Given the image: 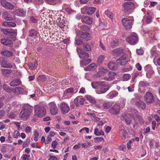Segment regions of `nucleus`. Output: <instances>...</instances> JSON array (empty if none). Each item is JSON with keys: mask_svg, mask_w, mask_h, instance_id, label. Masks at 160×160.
<instances>
[{"mask_svg": "<svg viewBox=\"0 0 160 160\" xmlns=\"http://www.w3.org/2000/svg\"><path fill=\"white\" fill-rule=\"evenodd\" d=\"M133 18H124L122 19V22L123 25L127 29H130L132 28V25L133 22Z\"/></svg>", "mask_w": 160, "mask_h": 160, "instance_id": "nucleus-4", "label": "nucleus"}, {"mask_svg": "<svg viewBox=\"0 0 160 160\" xmlns=\"http://www.w3.org/2000/svg\"><path fill=\"white\" fill-rule=\"evenodd\" d=\"M127 42L131 45L136 44L139 41L138 35L135 32L131 33L130 36L126 38Z\"/></svg>", "mask_w": 160, "mask_h": 160, "instance_id": "nucleus-1", "label": "nucleus"}, {"mask_svg": "<svg viewBox=\"0 0 160 160\" xmlns=\"http://www.w3.org/2000/svg\"><path fill=\"white\" fill-rule=\"evenodd\" d=\"M125 11H128L130 10L133 9L134 8V4L131 2H126L123 4Z\"/></svg>", "mask_w": 160, "mask_h": 160, "instance_id": "nucleus-12", "label": "nucleus"}, {"mask_svg": "<svg viewBox=\"0 0 160 160\" xmlns=\"http://www.w3.org/2000/svg\"><path fill=\"white\" fill-rule=\"evenodd\" d=\"M137 120L141 124H143L144 122L143 118L140 115L137 116Z\"/></svg>", "mask_w": 160, "mask_h": 160, "instance_id": "nucleus-51", "label": "nucleus"}, {"mask_svg": "<svg viewBox=\"0 0 160 160\" xmlns=\"http://www.w3.org/2000/svg\"><path fill=\"white\" fill-rule=\"evenodd\" d=\"M39 135V133L36 130H34L33 131V138L35 141H37L38 140Z\"/></svg>", "mask_w": 160, "mask_h": 160, "instance_id": "nucleus-40", "label": "nucleus"}, {"mask_svg": "<svg viewBox=\"0 0 160 160\" xmlns=\"http://www.w3.org/2000/svg\"><path fill=\"white\" fill-rule=\"evenodd\" d=\"M4 19L7 21H12L13 19V17L10 13L8 12H5L2 14Z\"/></svg>", "mask_w": 160, "mask_h": 160, "instance_id": "nucleus-20", "label": "nucleus"}, {"mask_svg": "<svg viewBox=\"0 0 160 160\" xmlns=\"http://www.w3.org/2000/svg\"><path fill=\"white\" fill-rule=\"evenodd\" d=\"M109 87L108 85L106 84L104 82H103V84H102L99 90L101 93H105L106 91L108 90Z\"/></svg>", "mask_w": 160, "mask_h": 160, "instance_id": "nucleus-18", "label": "nucleus"}, {"mask_svg": "<svg viewBox=\"0 0 160 160\" xmlns=\"http://www.w3.org/2000/svg\"><path fill=\"white\" fill-rule=\"evenodd\" d=\"M94 134L97 136L104 135V133L102 130H99L97 128H95L94 130Z\"/></svg>", "mask_w": 160, "mask_h": 160, "instance_id": "nucleus-34", "label": "nucleus"}, {"mask_svg": "<svg viewBox=\"0 0 160 160\" xmlns=\"http://www.w3.org/2000/svg\"><path fill=\"white\" fill-rule=\"evenodd\" d=\"M144 98L145 102L148 104L152 103L154 102V97L152 94L149 92L146 93Z\"/></svg>", "mask_w": 160, "mask_h": 160, "instance_id": "nucleus-3", "label": "nucleus"}, {"mask_svg": "<svg viewBox=\"0 0 160 160\" xmlns=\"http://www.w3.org/2000/svg\"><path fill=\"white\" fill-rule=\"evenodd\" d=\"M83 47L85 48V50L87 51H90L91 50L90 45L87 43L83 44Z\"/></svg>", "mask_w": 160, "mask_h": 160, "instance_id": "nucleus-43", "label": "nucleus"}, {"mask_svg": "<svg viewBox=\"0 0 160 160\" xmlns=\"http://www.w3.org/2000/svg\"><path fill=\"white\" fill-rule=\"evenodd\" d=\"M81 98V96L78 97L74 100V103L76 105L77 107H78L79 106L78 101L80 100V98Z\"/></svg>", "mask_w": 160, "mask_h": 160, "instance_id": "nucleus-49", "label": "nucleus"}, {"mask_svg": "<svg viewBox=\"0 0 160 160\" xmlns=\"http://www.w3.org/2000/svg\"><path fill=\"white\" fill-rule=\"evenodd\" d=\"M15 14L18 16L23 17L26 14L25 11L21 9H18L14 11Z\"/></svg>", "mask_w": 160, "mask_h": 160, "instance_id": "nucleus-19", "label": "nucleus"}, {"mask_svg": "<svg viewBox=\"0 0 160 160\" xmlns=\"http://www.w3.org/2000/svg\"><path fill=\"white\" fill-rule=\"evenodd\" d=\"M49 157L48 160H58L57 158L55 156L49 155Z\"/></svg>", "mask_w": 160, "mask_h": 160, "instance_id": "nucleus-62", "label": "nucleus"}, {"mask_svg": "<svg viewBox=\"0 0 160 160\" xmlns=\"http://www.w3.org/2000/svg\"><path fill=\"white\" fill-rule=\"evenodd\" d=\"M120 110L119 106L117 104H115L109 110V111L112 114L115 115L118 114Z\"/></svg>", "mask_w": 160, "mask_h": 160, "instance_id": "nucleus-8", "label": "nucleus"}, {"mask_svg": "<svg viewBox=\"0 0 160 160\" xmlns=\"http://www.w3.org/2000/svg\"><path fill=\"white\" fill-rule=\"evenodd\" d=\"M21 83V81L19 79H17L12 80L9 85L12 87L18 86Z\"/></svg>", "mask_w": 160, "mask_h": 160, "instance_id": "nucleus-22", "label": "nucleus"}, {"mask_svg": "<svg viewBox=\"0 0 160 160\" xmlns=\"http://www.w3.org/2000/svg\"><path fill=\"white\" fill-rule=\"evenodd\" d=\"M103 82H94L92 83V88L96 89L101 86L102 84H103Z\"/></svg>", "mask_w": 160, "mask_h": 160, "instance_id": "nucleus-31", "label": "nucleus"}, {"mask_svg": "<svg viewBox=\"0 0 160 160\" xmlns=\"http://www.w3.org/2000/svg\"><path fill=\"white\" fill-rule=\"evenodd\" d=\"M30 157V155L24 154L23 156V160H29Z\"/></svg>", "mask_w": 160, "mask_h": 160, "instance_id": "nucleus-61", "label": "nucleus"}, {"mask_svg": "<svg viewBox=\"0 0 160 160\" xmlns=\"http://www.w3.org/2000/svg\"><path fill=\"white\" fill-rule=\"evenodd\" d=\"M83 21L85 23L88 24H91L92 23V18L88 17H84L83 18Z\"/></svg>", "mask_w": 160, "mask_h": 160, "instance_id": "nucleus-33", "label": "nucleus"}, {"mask_svg": "<svg viewBox=\"0 0 160 160\" xmlns=\"http://www.w3.org/2000/svg\"><path fill=\"white\" fill-rule=\"evenodd\" d=\"M22 110L31 115L33 111V108L32 106L30 105L25 104H24Z\"/></svg>", "mask_w": 160, "mask_h": 160, "instance_id": "nucleus-13", "label": "nucleus"}, {"mask_svg": "<svg viewBox=\"0 0 160 160\" xmlns=\"http://www.w3.org/2000/svg\"><path fill=\"white\" fill-rule=\"evenodd\" d=\"M49 106L50 113L52 115H54L58 113V109L54 102L49 103Z\"/></svg>", "mask_w": 160, "mask_h": 160, "instance_id": "nucleus-5", "label": "nucleus"}, {"mask_svg": "<svg viewBox=\"0 0 160 160\" xmlns=\"http://www.w3.org/2000/svg\"><path fill=\"white\" fill-rule=\"evenodd\" d=\"M2 31L5 34L10 36H14L16 35V30L11 29L2 28Z\"/></svg>", "mask_w": 160, "mask_h": 160, "instance_id": "nucleus-9", "label": "nucleus"}, {"mask_svg": "<svg viewBox=\"0 0 160 160\" xmlns=\"http://www.w3.org/2000/svg\"><path fill=\"white\" fill-rule=\"evenodd\" d=\"M103 102L102 100H99L96 102V106L98 108H101L102 106V105L103 104Z\"/></svg>", "mask_w": 160, "mask_h": 160, "instance_id": "nucleus-48", "label": "nucleus"}, {"mask_svg": "<svg viewBox=\"0 0 160 160\" xmlns=\"http://www.w3.org/2000/svg\"><path fill=\"white\" fill-rule=\"evenodd\" d=\"M19 135V132L18 131H15L13 134V137L16 138H17Z\"/></svg>", "mask_w": 160, "mask_h": 160, "instance_id": "nucleus-55", "label": "nucleus"}, {"mask_svg": "<svg viewBox=\"0 0 160 160\" xmlns=\"http://www.w3.org/2000/svg\"><path fill=\"white\" fill-rule=\"evenodd\" d=\"M113 52L115 54L118 55L122 53V51L121 49L117 48L114 50Z\"/></svg>", "mask_w": 160, "mask_h": 160, "instance_id": "nucleus-46", "label": "nucleus"}, {"mask_svg": "<svg viewBox=\"0 0 160 160\" xmlns=\"http://www.w3.org/2000/svg\"><path fill=\"white\" fill-rule=\"evenodd\" d=\"M29 36L35 37L37 34V32L34 29H32L29 32Z\"/></svg>", "mask_w": 160, "mask_h": 160, "instance_id": "nucleus-41", "label": "nucleus"}, {"mask_svg": "<svg viewBox=\"0 0 160 160\" xmlns=\"http://www.w3.org/2000/svg\"><path fill=\"white\" fill-rule=\"evenodd\" d=\"M58 145V142L57 141H54L52 142V146L53 148H55Z\"/></svg>", "mask_w": 160, "mask_h": 160, "instance_id": "nucleus-63", "label": "nucleus"}, {"mask_svg": "<svg viewBox=\"0 0 160 160\" xmlns=\"http://www.w3.org/2000/svg\"><path fill=\"white\" fill-rule=\"evenodd\" d=\"M94 140L96 141V142H99L102 141L103 140L104 141V139L101 137H96L94 138Z\"/></svg>", "mask_w": 160, "mask_h": 160, "instance_id": "nucleus-57", "label": "nucleus"}, {"mask_svg": "<svg viewBox=\"0 0 160 160\" xmlns=\"http://www.w3.org/2000/svg\"><path fill=\"white\" fill-rule=\"evenodd\" d=\"M145 71L146 72V76L148 78H150L153 74L154 72L151 66L149 65L146 66L144 68Z\"/></svg>", "mask_w": 160, "mask_h": 160, "instance_id": "nucleus-10", "label": "nucleus"}, {"mask_svg": "<svg viewBox=\"0 0 160 160\" xmlns=\"http://www.w3.org/2000/svg\"><path fill=\"white\" fill-rule=\"evenodd\" d=\"M12 92L16 94H18L20 93H23L24 92V89L20 87H17L12 89Z\"/></svg>", "mask_w": 160, "mask_h": 160, "instance_id": "nucleus-23", "label": "nucleus"}, {"mask_svg": "<svg viewBox=\"0 0 160 160\" xmlns=\"http://www.w3.org/2000/svg\"><path fill=\"white\" fill-rule=\"evenodd\" d=\"M34 112L35 114L38 117H43L46 113V110L43 106L37 105L35 106Z\"/></svg>", "mask_w": 160, "mask_h": 160, "instance_id": "nucleus-2", "label": "nucleus"}, {"mask_svg": "<svg viewBox=\"0 0 160 160\" xmlns=\"http://www.w3.org/2000/svg\"><path fill=\"white\" fill-rule=\"evenodd\" d=\"M126 118L125 117H124L125 118V120L126 121V123H127V124H129L131 121V118H130V116L129 114L127 115L126 116Z\"/></svg>", "mask_w": 160, "mask_h": 160, "instance_id": "nucleus-47", "label": "nucleus"}, {"mask_svg": "<svg viewBox=\"0 0 160 160\" xmlns=\"http://www.w3.org/2000/svg\"><path fill=\"white\" fill-rule=\"evenodd\" d=\"M112 106V104L110 102H103L102 107L104 109H108L110 108Z\"/></svg>", "mask_w": 160, "mask_h": 160, "instance_id": "nucleus-38", "label": "nucleus"}, {"mask_svg": "<svg viewBox=\"0 0 160 160\" xmlns=\"http://www.w3.org/2000/svg\"><path fill=\"white\" fill-rule=\"evenodd\" d=\"M77 51L79 58L81 59L87 58L89 57L88 53L83 51L81 48H77Z\"/></svg>", "mask_w": 160, "mask_h": 160, "instance_id": "nucleus-11", "label": "nucleus"}, {"mask_svg": "<svg viewBox=\"0 0 160 160\" xmlns=\"http://www.w3.org/2000/svg\"><path fill=\"white\" fill-rule=\"evenodd\" d=\"M51 137L49 136H48V137L47 138L46 142H45V144H48L50 142H51L52 141Z\"/></svg>", "mask_w": 160, "mask_h": 160, "instance_id": "nucleus-64", "label": "nucleus"}, {"mask_svg": "<svg viewBox=\"0 0 160 160\" xmlns=\"http://www.w3.org/2000/svg\"><path fill=\"white\" fill-rule=\"evenodd\" d=\"M2 88L4 90L10 93L12 92V89H11L8 86L5 84H3Z\"/></svg>", "mask_w": 160, "mask_h": 160, "instance_id": "nucleus-39", "label": "nucleus"}, {"mask_svg": "<svg viewBox=\"0 0 160 160\" xmlns=\"http://www.w3.org/2000/svg\"><path fill=\"white\" fill-rule=\"evenodd\" d=\"M117 63L121 65H124L126 64L128 62V60L125 56H122L119 59L117 60Z\"/></svg>", "mask_w": 160, "mask_h": 160, "instance_id": "nucleus-15", "label": "nucleus"}, {"mask_svg": "<svg viewBox=\"0 0 160 160\" xmlns=\"http://www.w3.org/2000/svg\"><path fill=\"white\" fill-rule=\"evenodd\" d=\"M30 114L22 110L20 112L19 117L24 120H27L30 116Z\"/></svg>", "mask_w": 160, "mask_h": 160, "instance_id": "nucleus-14", "label": "nucleus"}, {"mask_svg": "<svg viewBox=\"0 0 160 160\" xmlns=\"http://www.w3.org/2000/svg\"><path fill=\"white\" fill-rule=\"evenodd\" d=\"M105 56L103 55H101L98 58V63L100 64L104 59Z\"/></svg>", "mask_w": 160, "mask_h": 160, "instance_id": "nucleus-42", "label": "nucleus"}, {"mask_svg": "<svg viewBox=\"0 0 160 160\" xmlns=\"http://www.w3.org/2000/svg\"><path fill=\"white\" fill-rule=\"evenodd\" d=\"M46 77L43 75H41L39 76L38 78V80H41L42 81H44L46 80Z\"/></svg>", "mask_w": 160, "mask_h": 160, "instance_id": "nucleus-54", "label": "nucleus"}, {"mask_svg": "<svg viewBox=\"0 0 160 160\" xmlns=\"http://www.w3.org/2000/svg\"><path fill=\"white\" fill-rule=\"evenodd\" d=\"M108 67L112 70H115L118 67V65L117 64L112 62H109L108 64Z\"/></svg>", "mask_w": 160, "mask_h": 160, "instance_id": "nucleus-29", "label": "nucleus"}, {"mask_svg": "<svg viewBox=\"0 0 160 160\" xmlns=\"http://www.w3.org/2000/svg\"><path fill=\"white\" fill-rule=\"evenodd\" d=\"M95 63H92L89 65L88 67L84 69L86 71H89L95 68Z\"/></svg>", "mask_w": 160, "mask_h": 160, "instance_id": "nucleus-37", "label": "nucleus"}, {"mask_svg": "<svg viewBox=\"0 0 160 160\" xmlns=\"http://www.w3.org/2000/svg\"><path fill=\"white\" fill-rule=\"evenodd\" d=\"M2 25L7 27H14L16 26V24L15 23L13 22L5 21L2 23Z\"/></svg>", "mask_w": 160, "mask_h": 160, "instance_id": "nucleus-25", "label": "nucleus"}, {"mask_svg": "<svg viewBox=\"0 0 160 160\" xmlns=\"http://www.w3.org/2000/svg\"><path fill=\"white\" fill-rule=\"evenodd\" d=\"M131 77V75L128 74H125L123 76V79L124 81L128 80Z\"/></svg>", "mask_w": 160, "mask_h": 160, "instance_id": "nucleus-50", "label": "nucleus"}, {"mask_svg": "<svg viewBox=\"0 0 160 160\" xmlns=\"http://www.w3.org/2000/svg\"><path fill=\"white\" fill-rule=\"evenodd\" d=\"M0 3L2 6L7 9L11 10L14 8V7L12 4L5 0H1Z\"/></svg>", "mask_w": 160, "mask_h": 160, "instance_id": "nucleus-6", "label": "nucleus"}, {"mask_svg": "<svg viewBox=\"0 0 160 160\" xmlns=\"http://www.w3.org/2000/svg\"><path fill=\"white\" fill-rule=\"evenodd\" d=\"M136 52L139 55H142L143 53V51L142 49H137Z\"/></svg>", "mask_w": 160, "mask_h": 160, "instance_id": "nucleus-60", "label": "nucleus"}, {"mask_svg": "<svg viewBox=\"0 0 160 160\" xmlns=\"http://www.w3.org/2000/svg\"><path fill=\"white\" fill-rule=\"evenodd\" d=\"M108 73L107 69L102 68L98 72L97 75L98 76H104Z\"/></svg>", "mask_w": 160, "mask_h": 160, "instance_id": "nucleus-28", "label": "nucleus"}, {"mask_svg": "<svg viewBox=\"0 0 160 160\" xmlns=\"http://www.w3.org/2000/svg\"><path fill=\"white\" fill-rule=\"evenodd\" d=\"M118 94V92L116 91H113L108 94L107 97L109 98H112L117 96Z\"/></svg>", "mask_w": 160, "mask_h": 160, "instance_id": "nucleus-32", "label": "nucleus"}, {"mask_svg": "<svg viewBox=\"0 0 160 160\" xmlns=\"http://www.w3.org/2000/svg\"><path fill=\"white\" fill-rule=\"evenodd\" d=\"M1 72L4 76H7L12 72V70L8 69H2Z\"/></svg>", "mask_w": 160, "mask_h": 160, "instance_id": "nucleus-35", "label": "nucleus"}, {"mask_svg": "<svg viewBox=\"0 0 160 160\" xmlns=\"http://www.w3.org/2000/svg\"><path fill=\"white\" fill-rule=\"evenodd\" d=\"M119 130L122 131V132L123 133L122 134L123 136V137L122 138L123 139H125L126 138V137L125 136V135H124V133H125L126 131L124 130V127L123 126H120L119 128Z\"/></svg>", "mask_w": 160, "mask_h": 160, "instance_id": "nucleus-52", "label": "nucleus"}, {"mask_svg": "<svg viewBox=\"0 0 160 160\" xmlns=\"http://www.w3.org/2000/svg\"><path fill=\"white\" fill-rule=\"evenodd\" d=\"M74 92V91L73 88H71L67 89L66 93H72Z\"/></svg>", "mask_w": 160, "mask_h": 160, "instance_id": "nucleus-58", "label": "nucleus"}, {"mask_svg": "<svg viewBox=\"0 0 160 160\" xmlns=\"http://www.w3.org/2000/svg\"><path fill=\"white\" fill-rule=\"evenodd\" d=\"M1 66L2 67L8 68H11L12 67V65L7 61L3 60L1 63Z\"/></svg>", "mask_w": 160, "mask_h": 160, "instance_id": "nucleus-24", "label": "nucleus"}, {"mask_svg": "<svg viewBox=\"0 0 160 160\" xmlns=\"http://www.w3.org/2000/svg\"><path fill=\"white\" fill-rule=\"evenodd\" d=\"M81 29L84 31L87 32L89 31V28L86 26H82Z\"/></svg>", "mask_w": 160, "mask_h": 160, "instance_id": "nucleus-59", "label": "nucleus"}, {"mask_svg": "<svg viewBox=\"0 0 160 160\" xmlns=\"http://www.w3.org/2000/svg\"><path fill=\"white\" fill-rule=\"evenodd\" d=\"M60 108L61 113L63 114H65L68 112L70 109L68 105L64 102H61Z\"/></svg>", "mask_w": 160, "mask_h": 160, "instance_id": "nucleus-7", "label": "nucleus"}, {"mask_svg": "<svg viewBox=\"0 0 160 160\" xmlns=\"http://www.w3.org/2000/svg\"><path fill=\"white\" fill-rule=\"evenodd\" d=\"M16 112H11L8 114V117L10 118H12L16 117Z\"/></svg>", "mask_w": 160, "mask_h": 160, "instance_id": "nucleus-53", "label": "nucleus"}, {"mask_svg": "<svg viewBox=\"0 0 160 160\" xmlns=\"http://www.w3.org/2000/svg\"><path fill=\"white\" fill-rule=\"evenodd\" d=\"M91 62V60L90 59H87L86 60H83L80 61L81 66H83L84 65H86Z\"/></svg>", "mask_w": 160, "mask_h": 160, "instance_id": "nucleus-36", "label": "nucleus"}, {"mask_svg": "<svg viewBox=\"0 0 160 160\" xmlns=\"http://www.w3.org/2000/svg\"><path fill=\"white\" fill-rule=\"evenodd\" d=\"M77 35L81 38H86L90 36V34L88 33L80 32L78 33Z\"/></svg>", "mask_w": 160, "mask_h": 160, "instance_id": "nucleus-30", "label": "nucleus"}, {"mask_svg": "<svg viewBox=\"0 0 160 160\" xmlns=\"http://www.w3.org/2000/svg\"><path fill=\"white\" fill-rule=\"evenodd\" d=\"M96 10V8L94 7H86L85 9V13L89 15H92Z\"/></svg>", "mask_w": 160, "mask_h": 160, "instance_id": "nucleus-17", "label": "nucleus"}, {"mask_svg": "<svg viewBox=\"0 0 160 160\" xmlns=\"http://www.w3.org/2000/svg\"><path fill=\"white\" fill-rule=\"evenodd\" d=\"M1 54L5 57H11L13 55V53L11 51L5 50L1 52Z\"/></svg>", "mask_w": 160, "mask_h": 160, "instance_id": "nucleus-26", "label": "nucleus"}, {"mask_svg": "<svg viewBox=\"0 0 160 160\" xmlns=\"http://www.w3.org/2000/svg\"><path fill=\"white\" fill-rule=\"evenodd\" d=\"M105 13L108 17L112 19L113 15L112 13L111 12L106 10L105 12Z\"/></svg>", "mask_w": 160, "mask_h": 160, "instance_id": "nucleus-44", "label": "nucleus"}, {"mask_svg": "<svg viewBox=\"0 0 160 160\" xmlns=\"http://www.w3.org/2000/svg\"><path fill=\"white\" fill-rule=\"evenodd\" d=\"M136 106L142 109H144L146 108L145 104L142 101H140L135 102Z\"/></svg>", "mask_w": 160, "mask_h": 160, "instance_id": "nucleus-27", "label": "nucleus"}, {"mask_svg": "<svg viewBox=\"0 0 160 160\" xmlns=\"http://www.w3.org/2000/svg\"><path fill=\"white\" fill-rule=\"evenodd\" d=\"M116 74L115 72H110L108 73V77H104V79L109 81H111L114 80L115 78L114 76Z\"/></svg>", "mask_w": 160, "mask_h": 160, "instance_id": "nucleus-16", "label": "nucleus"}, {"mask_svg": "<svg viewBox=\"0 0 160 160\" xmlns=\"http://www.w3.org/2000/svg\"><path fill=\"white\" fill-rule=\"evenodd\" d=\"M1 43L6 46H8L9 47H11L12 46V41L9 39H1Z\"/></svg>", "mask_w": 160, "mask_h": 160, "instance_id": "nucleus-21", "label": "nucleus"}, {"mask_svg": "<svg viewBox=\"0 0 160 160\" xmlns=\"http://www.w3.org/2000/svg\"><path fill=\"white\" fill-rule=\"evenodd\" d=\"M134 141V139H132L127 143V147L128 149H130L131 148V143L132 142H133Z\"/></svg>", "mask_w": 160, "mask_h": 160, "instance_id": "nucleus-56", "label": "nucleus"}, {"mask_svg": "<svg viewBox=\"0 0 160 160\" xmlns=\"http://www.w3.org/2000/svg\"><path fill=\"white\" fill-rule=\"evenodd\" d=\"M118 43L119 41L118 39L113 40L111 41L110 44L112 46H116L118 45Z\"/></svg>", "mask_w": 160, "mask_h": 160, "instance_id": "nucleus-45", "label": "nucleus"}]
</instances>
